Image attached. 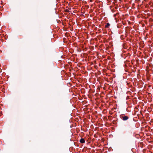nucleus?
Segmentation results:
<instances>
[{"mask_svg":"<svg viewBox=\"0 0 153 153\" xmlns=\"http://www.w3.org/2000/svg\"><path fill=\"white\" fill-rule=\"evenodd\" d=\"M98 74H100V71H98Z\"/></svg>","mask_w":153,"mask_h":153,"instance_id":"5","label":"nucleus"},{"mask_svg":"<svg viewBox=\"0 0 153 153\" xmlns=\"http://www.w3.org/2000/svg\"><path fill=\"white\" fill-rule=\"evenodd\" d=\"M110 25V24L108 23L106 24V25H105V27L106 28L108 27Z\"/></svg>","mask_w":153,"mask_h":153,"instance_id":"3","label":"nucleus"},{"mask_svg":"<svg viewBox=\"0 0 153 153\" xmlns=\"http://www.w3.org/2000/svg\"><path fill=\"white\" fill-rule=\"evenodd\" d=\"M122 118L123 120H127L128 118V117L126 116H123Z\"/></svg>","mask_w":153,"mask_h":153,"instance_id":"1","label":"nucleus"},{"mask_svg":"<svg viewBox=\"0 0 153 153\" xmlns=\"http://www.w3.org/2000/svg\"><path fill=\"white\" fill-rule=\"evenodd\" d=\"M100 89V87H98L97 88V90H99Z\"/></svg>","mask_w":153,"mask_h":153,"instance_id":"4","label":"nucleus"},{"mask_svg":"<svg viewBox=\"0 0 153 153\" xmlns=\"http://www.w3.org/2000/svg\"><path fill=\"white\" fill-rule=\"evenodd\" d=\"M80 142L82 143H84L85 142V140L83 138H81L79 141Z\"/></svg>","mask_w":153,"mask_h":153,"instance_id":"2","label":"nucleus"}]
</instances>
